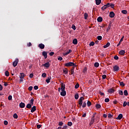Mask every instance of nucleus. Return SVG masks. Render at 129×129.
Segmentation results:
<instances>
[{"label": "nucleus", "instance_id": "1", "mask_svg": "<svg viewBox=\"0 0 129 129\" xmlns=\"http://www.w3.org/2000/svg\"><path fill=\"white\" fill-rule=\"evenodd\" d=\"M64 66H66V67H70L71 66H76V64H75L74 62H69L65 63Z\"/></svg>", "mask_w": 129, "mask_h": 129}, {"label": "nucleus", "instance_id": "2", "mask_svg": "<svg viewBox=\"0 0 129 129\" xmlns=\"http://www.w3.org/2000/svg\"><path fill=\"white\" fill-rule=\"evenodd\" d=\"M83 100H84V97H81L79 99V104L80 105V107L82 106V104L83 103Z\"/></svg>", "mask_w": 129, "mask_h": 129}, {"label": "nucleus", "instance_id": "3", "mask_svg": "<svg viewBox=\"0 0 129 129\" xmlns=\"http://www.w3.org/2000/svg\"><path fill=\"white\" fill-rule=\"evenodd\" d=\"M18 62H19V59L17 58L13 62V65L14 67H16V66L18 65Z\"/></svg>", "mask_w": 129, "mask_h": 129}, {"label": "nucleus", "instance_id": "4", "mask_svg": "<svg viewBox=\"0 0 129 129\" xmlns=\"http://www.w3.org/2000/svg\"><path fill=\"white\" fill-rule=\"evenodd\" d=\"M41 66L42 67L44 66L46 68H49V67H50V63H49V62H47L42 64Z\"/></svg>", "mask_w": 129, "mask_h": 129}, {"label": "nucleus", "instance_id": "5", "mask_svg": "<svg viewBox=\"0 0 129 129\" xmlns=\"http://www.w3.org/2000/svg\"><path fill=\"white\" fill-rule=\"evenodd\" d=\"M19 106L21 108H24L26 106V105L25 103L21 102L19 104Z\"/></svg>", "mask_w": 129, "mask_h": 129}, {"label": "nucleus", "instance_id": "6", "mask_svg": "<svg viewBox=\"0 0 129 129\" xmlns=\"http://www.w3.org/2000/svg\"><path fill=\"white\" fill-rule=\"evenodd\" d=\"M42 55L44 56V59H47V57H48L47 52L43 51L42 52Z\"/></svg>", "mask_w": 129, "mask_h": 129}, {"label": "nucleus", "instance_id": "7", "mask_svg": "<svg viewBox=\"0 0 129 129\" xmlns=\"http://www.w3.org/2000/svg\"><path fill=\"white\" fill-rule=\"evenodd\" d=\"M113 70H114V71L117 72L119 70V67L117 66H115L113 67Z\"/></svg>", "mask_w": 129, "mask_h": 129}, {"label": "nucleus", "instance_id": "8", "mask_svg": "<svg viewBox=\"0 0 129 129\" xmlns=\"http://www.w3.org/2000/svg\"><path fill=\"white\" fill-rule=\"evenodd\" d=\"M61 90L63 91L65 90V84H63V83H61Z\"/></svg>", "mask_w": 129, "mask_h": 129}, {"label": "nucleus", "instance_id": "9", "mask_svg": "<svg viewBox=\"0 0 129 129\" xmlns=\"http://www.w3.org/2000/svg\"><path fill=\"white\" fill-rule=\"evenodd\" d=\"M38 47L40 49H44V48H45V45L42 43H40L38 45Z\"/></svg>", "mask_w": 129, "mask_h": 129}, {"label": "nucleus", "instance_id": "10", "mask_svg": "<svg viewBox=\"0 0 129 129\" xmlns=\"http://www.w3.org/2000/svg\"><path fill=\"white\" fill-rule=\"evenodd\" d=\"M108 92L109 93H113V92H114V88H112L111 89H109L108 90Z\"/></svg>", "mask_w": 129, "mask_h": 129}, {"label": "nucleus", "instance_id": "11", "mask_svg": "<svg viewBox=\"0 0 129 129\" xmlns=\"http://www.w3.org/2000/svg\"><path fill=\"white\" fill-rule=\"evenodd\" d=\"M73 44H74V45H77V44H78V40H77V39H74L73 41Z\"/></svg>", "mask_w": 129, "mask_h": 129}, {"label": "nucleus", "instance_id": "12", "mask_svg": "<svg viewBox=\"0 0 129 129\" xmlns=\"http://www.w3.org/2000/svg\"><path fill=\"white\" fill-rule=\"evenodd\" d=\"M60 95H61V96H65V95H66V91H61V92H60Z\"/></svg>", "mask_w": 129, "mask_h": 129}, {"label": "nucleus", "instance_id": "13", "mask_svg": "<svg viewBox=\"0 0 129 129\" xmlns=\"http://www.w3.org/2000/svg\"><path fill=\"white\" fill-rule=\"evenodd\" d=\"M19 77L20 79H24V78L25 77V74L23 73H21Z\"/></svg>", "mask_w": 129, "mask_h": 129}, {"label": "nucleus", "instance_id": "14", "mask_svg": "<svg viewBox=\"0 0 129 129\" xmlns=\"http://www.w3.org/2000/svg\"><path fill=\"white\" fill-rule=\"evenodd\" d=\"M114 13H113V12H111L109 13V17L110 18H114Z\"/></svg>", "mask_w": 129, "mask_h": 129}, {"label": "nucleus", "instance_id": "15", "mask_svg": "<svg viewBox=\"0 0 129 129\" xmlns=\"http://www.w3.org/2000/svg\"><path fill=\"white\" fill-rule=\"evenodd\" d=\"M36 106H33V107L31 108V112H34V111H36Z\"/></svg>", "mask_w": 129, "mask_h": 129}, {"label": "nucleus", "instance_id": "16", "mask_svg": "<svg viewBox=\"0 0 129 129\" xmlns=\"http://www.w3.org/2000/svg\"><path fill=\"white\" fill-rule=\"evenodd\" d=\"M122 118V114H119L117 118H116V119L120 120Z\"/></svg>", "mask_w": 129, "mask_h": 129}, {"label": "nucleus", "instance_id": "17", "mask_svg": "<svg viewBox=\"0 0 129 129\" xmlns=\"http://www.w3.org/2000/svg\"><path fill=\"white\" fill-rule=\"evenodd\" d=\"M103 19H102V17H99L97 18V20L99 23H101V22H102Z\"/></svg>", "mask_w": 129, "mask_h": 129}, {"label": "nucleus", "instance_id": "18", "mask_svg": "<svg viewBox=\"0 0 129 129\" xmlns=\"http://www.w3.org/2000/svg\"><path fill=\"white\" fill-rule=\"evenodd\" d=\"M95 2L97 6H99V4H101V0H95Z\"/></svg>", "mask_w": 129, "mask_h": 129}, {"label": "nucleus", "instance_id": "19", "mask_svg": "<svg viewBox=\"0 0 129 129\" xmlns=\"http://www.w3.org/2000/svg\"><path fill=\"white\" fill-rule=\"evenodd\" d=\"M94 121H95V119L91 118L90 122V125H92V124L94 123Z\"/></svg>", "mask_w": 129, "mask_h": 129}, {"label": "nucleus", "instance_id": "20", "mask_svg": "<svg viewBox=\"0 0 129 129\" xmlns=\"http://www.w3.org/2000/svg\"><path fill=\"white\" fill-rule=\"evenodd\" d=\"M110 46V43L107 42V44L103 46V48H108V47H109Z\"/></svg>", "mask_w": 129, "mask_h": 129}, {"label": "nucleus", "instance_id": "21", "mask_svg": "<svg viewBox=\"0 0 129 129\" xmlns=\"http://www.w3.org/2000/svg\"><path fill=\"white\" fill-rule=\"evenodd\" d=\"M125 51L124 50H120L119 52V55H123L124 54H125Z\"/></svg>", "mask_w": 129, "mask_h": 129}, {"label": "nucleus", "instance_id": "22", "mask_svg": "<svg viewBox=\"0 0 129 129\" xmlns=\"http://www.w3.org/2000/svg\"><path fill=\"white\" fill-rule=\"evenodd\" d=\"M52 79V78L51 77H48L46 80V82L47 83H50V80Z\"/></svg>", "mask_w": 129, "mask_h": 129}, {"label": "nucleus", "instance_id": "23", "mask_svg": "<svg viewBox=\"0 0 129 129\" xmlns=\"http://www.w3.org/2000/svg\"><path fill=\"white\" fill-rule=\"evenodd\" d=\"M72 52V50L71 49H69V51H67L66 53L64 54V56H67L69 54H70Z\"/></svg>", "mask_w": 129, "mask_h": 129}, {"label": "nucleus", "instance_id": "24", "mask_svg": "<svg viewBox=\"0 0 129 129\" xmlns=\"http://www.w3.org/2000/svg\"><path fill=\"white\" fill-rule=\"evenodd\" d=\"M123 94H124V95H125V96H127V95H128V93L127 92V90H125L124 91Z\"/></svg>", "mask_w": 129, "mask_h": 129}, {"label": "nucleus", "instance_id": "25", "mask_svg": "<svg viewBox=\"0 0 129 129\" xmlns=\"http://www.w3.org/2000/svg\"><path fill=\"white\" fill-rule=\"evenodd\" d=\"M91 104H92L91 102H90V101L88 100L87 102V106H88V107H89V106H90L91 105Z\"/></svg>", "mask_w": 129, "mask_h": 129}, {"label": "nucleus", "instance_id": "26", "mask_svg": "<svg viewBox=\"0 0 129 129\" xmlns=\"http://www.w3.org/2000/svg\"><path fill=\"white\" fill-rule=\"evenodd\" d=\"M119 83L120 86H122V87H123L125 85V84H124V83H123V82H120L119 81Z\"/></svg>", "mask_w": 129, "mask_h": 129}, {"label": "nucleus", "instance_id": "27", "mask_svg": "<svg viewBox=\"0 0 129 129\" xmlns=\"http://www.w3.org/2000/svg\"><path fill=\"white\" fill-rule=\"evenodd\" d=\"M32 105H31V104H28L27 105H26V107L27 108H29V109H30V108H32Z\"/></svg>", "mask_w": 129, "mask_h": 129}, {"label": "nucleus", "instance_id": "28", "mask_svg": "<svg viewBox=\"0 0 129 129\" xmlns=\"http://www.w3.org/2000/svg\"><path fill=\"white\" fill-rule=\"evenodd\" d=\"M34 98H32L30 101V104L33 105H34Z\"/></svg>", "mask_w": 129, "mask_h": 129}, {"label": "nucleus", "instance_id": "29", "mask_svg": "<svg viewBox=\"0 0 129 129\" xmlns=\"http://www.w3.org/2000/svg\"><path fill=\"white\" fill-rule=\"evenodd\" d=\"M5 75L7 76V77H9L10 76V73H9V71H6L5 72Z\"/></svg>", "mask_w": 129, "mask_h": 129}, {"label": "nucleus", "instance_id": "30", "mask_svg": "<svg viewBox=\"0 0 129 129\" xmlns=\"http://www.w3.org/2000/svg\"><path fill=\"white\" fill-rule=\"evenodd\" d=\"M97 39L99 40V41H101V40H102V36H98L97 37Z\"/></svg>", "mask_w": 129, "mask_h": 129}, {"label": "nucleus", "instance_id": "31", "mask_svg": "<svg viewBox=\"0 0 129 129\" xmlns=\"http://www.w3.org/2000/svg\"><path fill=\"white\" fill-rule=\"evenodd\" d=\"M75 99H78L79 98V95H78V93H76L75 94Z\"/></svg>", "mask_w": 129, "mask_h": 129}, {"label": "nucleus", "instance_id": "32", "mask_svg": "<svg viewBox=\"0 0 129 129\" xmlns=\"http://www.w3.org/2000/svg\"><path fill=\"white\" fill-rule=\"evenodd\" d=\"M121 13L124 15H126V14H127V11L126 10H122Z\"/></svg>", "mask_w": 129, "mask_h": 129}, {"label": "nucleus", "instance_id": "33", "mask_svg": "<svg viewBox=\"0 0 129 129\" xmlns=\"http://www.w3.org/2000/svg\"><path fill=\"white\" fill-rule=\"evenodd\" d=\"M84 18H85V20H87V18H88V14H87V13H85L84 14Z\"/></svg>", "mask_w": 129, "mask_h": 129}, {"label": "nucleus", "instance_id": "34", "mask_svg": "<svg viewBox=\"0 0 129 129\" xmlns=\"http://www.w3.org/2000/svg\"><path fill=\"white\" fill-rule=\"evenodd\" d=\"M63 72L65 74H67V73H68V70H67V69H65L63 70Z\"/></svg>", "mask_w": 129, "mask_h": 129}, {"label": "nucleus", "instance_id": "35", "mask_svg": "<svg viewBox=\"0 0 129 129\" xmlns=\"http://www.w3.org/2000/svg\"><path fill=\"white\" fill-rule=\"evenodd\" d=\"M100 107H101V105L100 104H97L96 105V108L97 109L100 108Z\"/></svg>", "mask_w": 129, "mask_h": 129}, {"label": "nucleus", "instance_id": "36", "mask_svg": "<svg viewBox=\"0 0 129 129\" xmlns=\"http://www.w3.org/2000/svg\"><path fill=\"white\" fill-rule=\"evenodd\" d=\"M106 9H107V7L106 6V5H104L103 7L101 8L102 11H104Z\"/></svg>", "mask_w": 129, "mask_h": 129}, {"label": "nucleus", "instance_id": "37", "mask_svg": "<svg viewBox=\"0 0 129 129\" xmlns=\"http://www.w3.org/2000/svg\"><path fill=\"white\" fill-rule=\"evenodd\" d=\"M75 88L76 89H78V88H79V84L77 83L75 86Z\"/></svg>", "mask_w": 129, "mask_h": 129}, {"label": "nucleus", "instance_id": "38", "mask_svg": "<svg viewBox=\"0 0 129 129\" xmlns=\"http://www.w3.org/2000/svg\"><path fill=\"white\" fill-rule=\"evenodd\" d=\"M13 117H14V118H16V119L18 118V114H17V113H14L13 114Z\"/></svg>", "mask_w": 129, "mask_h": 129}, {"label": "nucleus", "instance_id": "39", "mask_svg": "<svg viewBox=\"0 0 129 129\" xmlns=\"http://www.w3.org/2000/svg\"><path fill=\"white\" fill-rule=\"evenodd\" d=\"M94 66H95V67H96V68L99 67V63H98V62H95V63H94Z\"/></svg>", "mask_w": 129, "mask_h": 129}, {"label": "nucleus", "instance_id": "40", "mask_svg": "<svg viewBox=\"0 0 129 129\" xmlns=\"http://www.w3.org/2000/svg\"><path fill=\"white\" fill-rule=\"evenodd\" d=\"M126 105H127V102H126V101H124L123 103V107H125V106H126Z\"/></svg>", "mask_w": 129, "mask_h": 129}, {"label": "nucleus", "instance_id": "41", "mask_svg": "<svg viewBox=\"0 0 129 129\" xmlns=\"http://www.w3.org/2000/svg\"><path fill=\"white\" fill-rule=\"evenodd\" d=\"M87 71V68L86 67L84 68V69L83 70V73H85Z\"/></svg>", "mask_w": 129, "mask_h": 129}, {"label": "nucleus", "instance_id": "42", "mask_svg": "<svg viewBox=\"0 0 129 129\" xmlns=\"http://www.w3.org/2000/svg\"><path fill=\"white\" fill-rule=\"evenodd\" d=\"M72 29L74 30V31L76 30V27H75V25H74V24H73L72 25Z\"/></svg>", "mask_w": 129, "mask_h": 129}, {"label": "nucleus", "instance_id": "43", "mask_svg": "<svg viewBox=\"0 0 129 129\" xmlns=\"http://www.w3.org/2000/svg\"><path fill=\"white\" fill-rule=\"evenodd\" d=\"M82 107H83V108H84V107H86V102H83Z\"/></svg>", "mask_w": 129, "mask_h": 129}, {"label": "nucleus", "instance_id": "44", "mask_svg": "<svg viewBox=\"0 0 129 129\" xmlns=\"http://www.w3.org/2000/svg\"><path fill=\"white\" fill-rule=\"evenodd\" d=\"M46 76H47V74L45 73H43L42 74V77H43V78H45L46 77Z\"/></svg>", "mask_w": 129, "mask_h": 129}, {"label": "nucleus", "instance_id": "45", "mask_svg": "<svg viewBox=\"0 0 129 129\" xmlns=\"http://www.w3.org/2000/svg\"><path fill=\"white\" fill-rule=\"evenodd\" d=\"M110 7L111 8V9H114V4H110Z\"/></svg>", "mask_w": 129, "mask_h": 129}, {"label": "nucleus", "instance_id": "46", "mask_svg": "<svg viewBox=\"0 0 129 129\" xmlns=\"http://www.w3.org/2000/svg\"><path fill=\"white\" fill-rule=\"evenodd\" d=\"M119 94H120V95H123V92H122V91L119 90Z\"/></svg>", "mask_w": 129, "mask_h": 129}, {"label": "nucleus", "instance_id": "47", "mask_svg": "<svg viewBox=\"0 0 129 129\" xmlns=\"http://www.w3.org/2000/svg\"><path fill=\"white\" fill-rule=\"evenodd\" d=\"M28 90H29V91H32V90H33V86H30L28 88Z\"/></svg>", "mask_w": 129, "mask_h": 129}, {"label": "nucleus", "instance_id": "48", "mask_svg": "<svg viewBox=\"0 0 129 129\" xmlns=\"http://www.w3.org/2000/svg\"><path fill=\"white\" fill-rule=\"evenodd\" d=\"M57 60H58L59 61H62L63 60V58H62V57L59 56L57 58Z\"/></svg>", "mask_w": 129, "mask_h": 129}, {"label": "nucleus", "instance_id": "49", "mask_svg": "<svg viewBox=\"0 0 129 129\" xmlns=\"http://www.w3.org/2000/svg\"><path fill=\"white\" fill-rule=\"evenodd\" d=\"M34 89H35V90H38V89H39V87L38 86H35L34 87Z\"/></svg>", "mask_w": 129, "mask_h": 129}, {"label": "nucleus", "instance_id": "50", "mask_svg": "<svg viewBox=\"0 0 129 129\" xmlns=\"http://www.w3.org/2000/svg\"><path fill=\"white\" fill-rule=\"evenodd\" d=\"M73 74H74V70L71 69V75H72Z\"/></svg>", "mask_w": 129, "mask_h": 129}, {"label": "nucleus", "instance_id": "51", "mask_svg": "<svg viewBox=\"0 0 129 129\" xmlns=\"http://www.w3.org/2000/svg\"><path fill=\"white\" fill-rule=\"evenodd\" d=\"M105 102H109V98H105Z\"/></svg>", "mask_w": 129, "mask_h": 129}, {"label": "nucleus", "instance_id": "52", "mask_svg": "<svg viewBox=\"0 0 129 129\" xmlns=\"http://www.w3.org/2000/svg\"><path fill=\"white\" fill-rule=\"evenodd\" d=\"M62 124H64V123H63L62 121H60L58 123V125H59V126H61Z\"/></svg>", "mask_w": 129, "mask_h": 129}, {"label": "nucleus", "instance_id": "53", "mask_svg": "<svg viewBox=\"0 0 129 129\" xmlns=\"http://www.w3.org/2000/svg\"><path fill=\"white\" fill-rule=\"evenodd\" d=\"M12 98H13V96H12V95L9 96V97H8L9 100H12Z\"/></svg>", "mask_w": 129, "mask_h": 129}, {"label": "nucleus", "instance_id": "54", "mask_svg": "<svg viewBox=\"0 0 129 129\" xmlns=\"http://www.w3.org/2000/svg\"><path fill=\"white\" fill-rule=\"evenodd\" d=\"M4 123L5 124V125H8L9 122H8V121H7V120H5Z\"/></svg>", "mask_w": 129, "mask_h": 129}, {"label": "nucleus", "instance_id": "55", "mask_svg": "<svg viewBox=\"0 0 129 129\" xmlns=\"http://www.w3.org/2000/svg\"><path fill=\"white\" fill-rule=\"evenodd\" d=\"M95 43H94V42H91L90 44H89V46H94V44Z\"/></svg>", "mask_w": 129, "mask_h": 129}, {"label": "nucleus", "instance_id": "56", "mask_svg": "<svg viewBox=\"0 0 129 129\" xmlns=\"http://www.w3.org/2000/svg\"><path fill=\"white\" fill-rule=\"evenodd\" d=\"M113 115L112 114H111V113H109L108 115V117H109V118H111V117H112Z\"/></svg>", "mask_w": 129, "mask_h": 129}, {"label": "nucleus", "instance_id": "57", "mask_svg": "<svg viewBox=\"0 0 129 129\" xmlns=\"http://www.w3.org/2000/svg\"><path fill=\"white\" fill-rule=\"evenodd\" d=\"M62 128L63 129H67V128H68V126H67V124H65L64 126H63Z\"/></svg>", "mask_w": 129, "mask_h": 129}, {"label": "nucleus", "instance_id": "58", "mask_svg": "<svg viewBox=\"0 0 129 129\" xmlns=\"http://www.w3.org/2000/svg\"><path fill=\"white\" fill-rule=\"evenodd\" d=\"M110 5V3H107V4L105 5V6H106V7L107 8H109Z\"/></svg>", "mask_w": 129, "mask_h": 129}, {"label": "nucleus", "instance_id": "59", "mask_svg": "<svg viewBox=\"0 0 129 129\" xmlns=\"http://www.w3.org/2000/svg\"><path fill=\"white\" fill-rule=\"evenodd\" d=\"M68 125H69V126H71V125H72V122H68Z\"/></svg>", "mask_w": 129, "mask_h": 129}, {"label": "nucleus", "instance_id": "60", "mask_svg": "<svg viewBox=\"0 0 129 129\" xmlns=\"http://www.w3.org/2000/svg\"><path fill=\"white\" fill-rule=\"evenodd\" d=\"M118 57L117 56V55H115V56H114V59H115V60H118Z\"/></svg>", "mask_w": 129, "mask_h": 129}, {"label": "nucleus", "instance_id": "61", "mask_svg": "<svg viewBox=\"0 0 129 129\" xmlns=\"http://www.w3.org/2000/svg\"><path fill=\"white\" fill-rule=\"evenodd\" d=\"M41 127H42V125H41V124H37V128H41Z\"/></svg>", "mask_w": 129, "mask_h": 129}, {"label": "nucleus", "instance_id": "62", "mask_svg": "<svg viewBox=\"0 0 129 129\" xmlns=\"http://www.w3.org/2000/svg\"><path fill=\"white\" fill-rule=\"evenodd\" d=\"M124 38V36H122V37H121V38L120 39V41H119V42H120V43H121V42H122V41H123V38Z\"/></svg>", "mask_w": 129, "mask_h": 129}, {"label": "nucleus", "instance_id": "63", "mask_svg": "<svg viewBox=\"0 0 129 129\" xmlns=\"http://www.w3.org/2000/svg\"><path fill=\"white\" fill-rule=\"evenodd\" d=\"M54 52H51L49 53L50 56H53V55H54Z\"/></svg>", "mask_w": 129, "mask_h": 129}, {"label": "nucleus", "instance_id": "64", "mask_svg": "<svg viewBox=\"0 0 129 129\" xmlns=\"http://www.w3.org/2000/svg\"><path fill=\"white\" fill-rule=\"evenodd\" d=\"M105 78H106V75H103L102 76V79H105Z\"/></svg>", "mask_w": 129, "mask_h": 129}]
</instances>
